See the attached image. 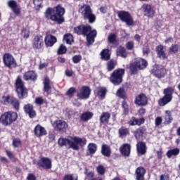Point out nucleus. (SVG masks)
Returning a JSON list of instances; mask_svg holds the SVG:
<instances>
[{"label":"nucleus","mask_w":180,"mask_h":180,"mask_svg":"<svg viewBox=\"0 0 180 180\" xmlns=\"http://www.w3.org/2000/svg\"><path fill=\"white\" fill-rule=\"evenodd\" d=\"M27 179V180H36V176H34V174H28Z\"/></svg>","instance_id":"nucleus-63"},{"label":"nucleus","mask_w":180,"mask_h":180,"mask_svg":"<svg viewBox=\"0 0 180 180\" xmlns=\"http://www.w3.org/2000/svg\"><path fill=\"white\" fill-rule=\"evenodd\" d=\"M117 96L118 98H122V99H124L126 98V94L124 92V89L120 88L116 93Z\"/></svg>","instance_id":"nucleus-43"},{"label":"nucleus","mask_w":180,"mask_h":180,"mask_svg":"<svg viewBox=\"0 0 180 180\" xmlns=\"http://www.w3.org/2000/svg\"><path fill=\"white\" fill-rule=\"evenodd\" d=\"M37 165L44 169H51V160L49 158H42L38 161Z\"/></svg>","instance_id":"nucleus-16"},{"label":"nucleus","mask_w":180,"mask_h":180,"mask_svg":"<svg viewBox=\"0 0 180 180\" xmlns=\"http://www.w3.org/2000/svg\"><path fill=\"white\" fill-rule=\"evenodd\" d=\"M43 0H33V4L36 9H39V8L41 6Z\"/></svg>","instance_id":"nucleus-50"},{"label":"nucleus","mask_w":180,"mask_h":180,"mask_svg":"<svg viewBox=\"0 0 180 180\" xmlns=\"http://www.w3.org/2000/svg\"><path fill=\"white\" fill-rule=\"evenodd\" d=\"M6 153L8 158H10V160H15V155H13V153H12V152H11L9 150H6Z\"/></svg>","instance_id":"nucleus-58"},{"label":"nucleus","mask_w":180,"mask_h":180,"mask_svg":"<svg viewBox=\"0 0 180 180\" xmlns=\"http://www.w3.org/2000/svg\"><path fill=\"white\" fill-rule=\"evenodd\" d=\"M85 175L86 176L87 178H89V179L94 178V172L92 171H90L89 169H85V172H84Z\"/></svg>","instance_id":"nucleus-49"},{"label":"nucleus","mask_w":180,"mask_h":180,"mask_svg":"<svg viewBox=\"0 0 180 180\" xmlns=\"http://www.w3.org/2000/svg\"><path fill=\"white\" fill-rule=\"evenodd\" d=\"M16 120H18V113L13 111L6 112L0 117V123L6 127L11 126Z\"/></svg>","instance_id":"nucleus-5"},{"label":"nucleus","mask_w":180,"mask_h":180,"mask_svg":"<svg viewBox=\"0 0 180 180\" xmlns=\"http://www.w3.org/2000/svg\"><path fill=\"white\" fill-rule=\"evenodd\" d=\"M76 91L77 90L75 89V87H71L66 92V95L68 96H72V95H74V94H75Z\"/></svg>","instance_id":"nucleus-52"},{"label":"nucleus","mask_w":180,"mask_h":180,"mask_svg":"<svg viewBox=\"0 0 180 180\" xmlns=\"http://www.w3.org/2000/svg\"><path fill=\"white\" fill-rule=\"evenodd\" d=\"M34 133L37 137H43L46 136L47 131L41 125L37 124L34 129Z\"/></svg>","instance_id":"nucleus-19"},{"label":"nucleus","mask_w":180,"mask_h":180,"mask_svg":"<svg viewBox=\"0 0 180 180\" xmlns=\"http://www.w3.org/2000/svg\"><path fill=\"white\" fill-rule=\"evenodd\" d=\"M92 117H94V112L90 111L84 112L80 116V119L82 122H88V120L92 119Z\"/></svg>","instance_id":"nucleus-30"},{"label":"nucleus","mask_w":180,"mask_h":180,"mask_svg":"<svg viewBox=\"0 0 180 180\" xmlns=\"http://www.w3.org/2000/svg\"><path fill=\"white\" fill-rule=\"evenodd\" d=\"M2 99L4 102V103H8L9 105H12V106L18 110L19 109V106L20 105V103H19V100L15 98V97H11L10 96H3Z\"/></svg>","instance_id":"nucleus-14"},{"label":"nucleus","mask_w":180,"mask_h":180,"mask_svg":"<svg viewBox=\"0 0 180 180\" xmlns=\"http://www.w3.org/2000/svg\"><path fill=\"white\" fill-rule=\"evenodd\" d=\"M23 78L25 81H29V79L34 81L37 79V76L34 72L29 71L24 74Z\"/></svg>","instance_id":"nucleus-29"},{"label":"nucleus","mask_w":180,"mask_h":180,"mask_svg":"<svg viewBox=\"0 0 180 180\" xmlns=\"http://www.w3.org/2000/svg\"><path fill=\"white\" fill-rule=\"evenodd\" d=\"M120 151L124 157H129L131 151V146L129 143H124L120 148Z\"/></svg>","instance_id":"nucleus-21"},{"label":"nucleus","mask_w":180,"mask_h":180,"mask_svg":"<svg viewBox=\"0 0 180 180\" xmlns=\"http://www.w3.org/2000/svg\"><path fill=\"white\" fill-rule=\"evenodd\" d=\"M101 154L104 155V157H110L112 155V149H110V146L106 144H103L101 146Z\"/></svg>","instance_id":"nucleus-26"},{"label":"nucleus","mask_w":180,"mask_h":180,"mask_svg":"<svg viewBox=\"0 0 180 180\" xmlns=\"http://www.w3.org/2000/svg\"><path fill=\"white\" fill-rule=\"evenodd\" d=\"M22 37H24V39H27L29 37V36L30 35V32L29 31V30L26 29V28H23L22 30V33H21Z\"/></svg>","instance_id":"nucleus-46"},{"label":"nucleus","mask_w":180,"mask_h":180,"mask_svg":"<svg viewBox=\"0 0 180 180\" xmlns=\"http://www.w3.org/2000/svg\"><path fill=\"white\" fill-rule=\"evenodd\" d=\"M146 169L143 167H139L135 172L136 180H144V175H146Z\"/></svg>","instance_id":"nucleus-24"},{"label":"nucleus","mask_w":180,"mask_h":180,"mask_svg":"<svg viewBox=\"0 0 180 180\" xmlns=\"http://www.w3.org/2000/svg\"><path fill=\"white\" fill-rule=\"evenodd\" d=\"M57 43V38L51 34H48L45 37V44L46 47H53Z\"/></svg>","instance_id":"nucleus-22"},{"label":"nucleus","mask_w":180,"mask_h":180,"mask_svg":"<svg viewBox=\"0 0 180 180\" xmlns=\"http://www.w3.org/2000/svg\"><path fill=\"white\" fill-rule=\"evenodd\" d=\"M13 11L17 16L20 14V9L18 7L13 8Z\"/></svg>","instance_id":"nucleus-62"},{"label":"nucleus","mask_w":180,"mask_h":180,"mask_svg":"<svg viewBox=\"0 0 180 180\" xmlns=\"http://www.w3.org/2000/svg\"><path fill=\"white\" fill-rule=\"evenodd\" d=\"M142 12H143L144 16L147 18H153L155 15V11L151 7V5L148 4H143L141 8Z\"/></svg>","instance_id":"nucleus-13"},{"label":"nucleus","mask_w":180,"mask_h":180,"mask_svg":"<svg viewBox=\"0 0 180 180\" xmlns=\"http://www.w3.org/2000/svg\"><path fill=\"white\" fill-rule=\"evenodd\" d=\"M156 51L158 54V57L160 58L161 60H167L168 58V56H167V54L165 53V51H164V46L159 45L156 47Z\"/></svg>","instance_id":"nucleus-25"},{"label":"nucleus","mask_w":180,"mask_h":180,"mask_svg":"<svg viewBox=\"0 0 180 180\" xmlns=\"http://www.w3.org/2000/svg\"><path fill=\"white\" fill-rule=\"evenodd\" d=\"M1 162H4V164H9V160L6 157L0 158Z\"/></svg>","instance_id":"nucleus-61"},{"label":"nucleus","mask_w":180,"mask_h":180,"mask_svg":"<svg viewBox=\"0 0 180 180\" xmlns=\"http://www.w3.org/2000/svg\"><path fill=\"white\" fill-rule=\"evenodd\" d=\"M63 41H65L67 44H71L74 41V37L71 34H66L64 35Z\"/></svg>","instance_id":"nucleus-38"},{"label":"nucleus","mask_w":180,"mask_h":180,"mask_svg":"<svg viewBox=\"0 0 180 180\" xmlns=\"http://www.w3.org/2000/svg\"><path fill=\"white\" fill-rule=\"evenodd\" d=\"M15 88L16 92L20 99L27 98V89L25 87V84H23V81L22 80L20 77H18L15 80Z\"/></svg>","instance_id":"nucleus-7"},{"label":"nucleus","mask_w":180,"mask_h":180,"mask_svg":"<svg viewBox=\"0 0 180 180\" xmlns=\"http://www.w3.org/2000/svg\"><path fill=\"white\" fill-rule=\"evenodd\" d=\"M147 65V60L143 58H138L135 62L131 64L129 70L132 74H136L139 70H144V68H146Z\"/></svg>","instance_id":"nucleus-8"},{"label":"nucleus","mask_w":180,"mask_h":180,"mask_svg":"<svg viewBox=\"0 0 180 180\" xmlns=\"http://www.w3.org/2000/svg\"><path fill=\"white\" fill-rule=\"evenodd\" d=\"M152 72L156 78H164L167 75V70L162 66L158 65L153 69Z\"/></svg>","instance_id":"nucleus-15"},{"label":"nucleus","mask_w":180,"mask_h":180,"mask_svg":"<svg viewBox=\"0 0 180 180\" xmlns=\"http://www.w3.org/2000/svg\"><path fill=\"white\" fill-rule=\"evenodd\" d=\"M174 91L175 89H174L172 87H167L163 91L165 96L159 100V105L165 106V105L169 103V102L172 101V95H174Z\"/></svg>","instance_id":"nucleus-6"},{"label":"nucleus","mask_w":180,"mask_h":180,"mask_svg":"<svg viewBox=\"0 0 180 180\" xmlns=\"http://www.w3.org/2000/svg\"><path fill=\"white\" fill-rule=\"evenodd\" d=\"M117 56L122 57V58H126L127 57V53H126V49L122 46H119L117 49Z\"/></svg>","instance_id":"nucleus-34"},{"label":"nucleus","mask_w":180,"mask_h":180,"mask_svg":"<svg viewBox=\"0 0 180 180\" xmlns=\"http://www.w3.org/2000/svg\"><path fill=\"white\" fill-rule=\"evenodd\" d=\"M108 40L110 43H115L116 41V34H110L108 37Z\"/></svg>","instance_id":"nucleus-53"},{"label":"nucleus","mask_w":180,"mask_h":180,"mask_svg":"<svg viewBox=\"0 0 180 180\" xmlns=\"http://www.w3.org/2000/svg\"><path fill=\"white\" fill-rule=\"evenodd\" d=\"M117 62L115 60H110L107 63V70L108 71H112L115 70V67H116Z\"/></svg>","instance_id":"nucleus-37"},{"label":"nucleus","mask_w":180,"mask_h":180,"mask_svg":"<svg viewBox=\"0 0 180 180\" xmlns=\"http://www.w3.org/2000/svg\"><path fill=\"white\" fill-rule=\"evenodd\" d=\"M136 151L139 155H144L147 153V146L144 142H138L136 144Z\"/></svg>","instance_id":"nucleus-23"},{"label":"nucleus","mask_w":180,"mask_h":180,"mask_svg":"<svg viewBox=\"0 0 180 180\" xmlns=\"http://www.w3.org/2000/svg\"><path fill=\"white\" fill-rule=\"evenodd\" d=\"M128 124H129V126H136L137 125V121H136V118L134 117H132L130 120L128 122Z\"/></svg>","instance_id":"nucleus-55"},{"label":"nucleus","mask_w":180,"mask_h":180,"mask_svg":"<svg viewBox=\"0 0 180 180\" xmlns=\"http://www.w3.org/2000/svg\"><path fill=\"white\" fill-rule=\"evenodd\" d=\"M178 50H179V46L178 44H172L169 49V53L175 54V53H178Z\"/></svg>","instance_id":"nucleus-44"},{"label":"nucleus","mask_w":180,"mask_h":180,"mask_svg":"<svg viewBox=\"0 0 180 180\" xmlns=\"http://www.w3.org/2000/svg\"><path fill=\"white\" fill-rule=\"evenodd\" d=\"M91 95V89L88 86H83L77 94L79 99H88Z\"/></svg>","instance_id":"nucleus-12"},{"label":"nucleus","mask_w":180,"mask_h":180,"mask_svg":"<svg viewBox=\"0 0 180 180\" xmlns=\"http://www.w3.org/2000/svg\"><path fill=\"white\" fill-rule=\"evenodd\" d=\"M123 75H124V69L115 70L111 75L110 81L113 85H119L123 81Z\"/></svg>","instance_id":"nucleus-9"},{"label":"nucleus","mask_w":180,"mask_h":180,"mask_svg":"<svg viewBox=\"0 0 180 180\" xmlns=\"http://www.w3.org/2000/svg\"><path fill=\"white\" fill-rule=\"evenodd\" d=\"M25 112L27 113L31 119L36 117V111L33 110V105L27 104L24 107Z\"/></svg>","instance_id":"nucleus-27"},{"label":"nucleus","mask_w":180,"mask_h":180,"mask_svg":"<svg viewBox=\"0 0 180 180\" xmlns=\"http://www.w3.org/2000/svg\"><path fill=\"white\" fill-rule=\"evenodd\" d=\"M79 11L82 13L84 20H89V23H94L96 20V16L94 14V10H92L91 6L84 4L79 8Z\"/></svg>","instance_id":"nucleus-4"},{"label":"nucleus","mask_w":180,"mask_h":180,"mask_svg":"<svg viewBox=\"0 0 180 180\" xmlns=\"http://www.w3.org/2000/svg\"><path fill=\"white\" fill-rule=\"evenodd\" d=\"M44 91L48 94L51 92V86H50V79H49V77H45L44 79Z\"/></svg>","instance_id":"nucleus-32"},{"label":"nucleus","mask_w":180,"mask_h":180,"mask_svg":"<svg viewBox=\"0 0 180 180\" xmlns=\"http://www.w3.org/2000/svg\"><path fill=\"white\" fill-rule=\"evenodd\" d=\"M8 6L11 8V9H13L15 8L18 7V3L13 0L8 1Z\"/></svg>","instance_id":"nucleus-54"},{"label":"nucleus","mask_w":180,"mask_h":180,"mask_svg":"<svg viewBox=\"0 0 180 180\" xmlns=\"http://www.w3.org/2000/svg\"><path fill=\"white\" fill-rule=\"evenodd\" d=\"M58 144L60 147H66L67 148H72V150L78 151L79 146L83 147V146L86 144V139L78 136H68L67 138H60L58 141Z\"/></svg>","instance_id":"nucleus-1"},{"label":"nucleus","mask_w":180,"mask_h":180,"mask_svg":"<svg viewBox=\"0 0 180 180\" xmlns=\"http://www.w3.org/2000/svg\"><path fill=\"white\" fill-rule=\"evenodd\" d=\"M96 171L99 175H105L106 169H105V167H103L102 165H100L96 167Z\"/></svg>","instance_id":"nucleus-45"},{"label":"nucleus","mask_w":180,"mask_h":180,"mask_svg":"<svg viewBox=\"0 0 180 180\" xmlns=\"http://www.w3.org/2000/svg\"><path fill=\"white\" fill-rule=\"evenodd\" d=\"M3 61L6 67L10 69L15 68L17 65L16 60L12 55L9 53H5L3 56Z\"/></svg>","instance_id":"nucleus-11"},{"label":"nucleus","mask_w":180,"mask_h":180,"mask_svg":"<svg viewBox=\"0 0 180 180\" xmlns=\"http://www.w3.org/2000/svg\"><path fill=\"white\" fill-rule=\"evenodd\" d=\"M118 133L120 134V137H124L129 134V129L124 127H121L119 129Z\"/></svg>","instance_id":"nucleus-42"},{"label":"nucleus","mask_w":180,"mask_h":180,"mask_svg":"<svg viewBox=\"0 0 180 180\" xmlns=\"http://www.w3.org/2000/svg\"><path fill=\"white\" fill-rule=\"evenodd\" d=\"M67 53V47L64 45H60L58 50V54H65Z\"/></svg>","instance_id":"nucleus-47"},{"label":"nucleus","mask_w":180,"mask_h":180,"mask_svg":"<svg viewBox=\"0 0 180 180\" xmlns=\"http://www.w3.org/2000/svg\"><path fill=\"white\" fill-rule=\"evenodd\" d=\"M53 126L54 129L58 130V131H65L68 124L65 121L61 120H56L53 122Z\"/></svg>","instance_id":"nucleus-17"},{"label":"nucleus","mask_w":180,"mask_h":180,"mask_svg":"<svg viewBox=\"0 0 180 180\" xmlns=\"http://www.w3.org/2000/svg\"><path fill=\"white\" fill-rule=\"evenodd\" d=\"M179 148H176L174 149L168 150L166 153V155L168 158H171L172 157H176V155L179 154Z\"/></svg>","instance_id":"nucleus-33"},{"label":"nucleus","mask_w":180,"mask_h":180,"mask_svg":"<svg viewBox=\"0 0 180 180\" xmlns=\"http://www.w3.org/2000/svg\"><path fill=\"white\" fill-rule=\"evenodd\" d=\"M118 18L122 22H124L127 26H133L134 21L133 20V16L129 13V11H120L117 13Z\"/></svg>","instance_id":"nucleus-10"},{"label":"nucleus","mask_w":180,"mask_h":180,"mask_svg":"<svg viewBox=\"0 0 180 180\" xmlns=\"http://www.w3.org/2000/svg\"><path fill=\"white\" fill-rule=\"evenodd\" d=\"M63 180H78V175L68 174L64 176Z\"/></svg>","instance_id":"nucleus-41"},{"label":"nucleus","mask_w":180,"mask_h":180,"mask_svg":"<svg viewBox=\"0 0 180 180\" xmlns=\"http://www.w3.org/2000/svg\"><path fill=\"white\" fill-rule=\"evenodd\" d=\"M144 122H145L144 118H140V119L136 118V125L137 126H141V124H144Z\"/></svg>","instance_id":"nucleus-60"},{"label":"nucleus","mask_w":180,"mask_h":180,"mask_svg":"<svg viewBox=\"0 0 180 180\" xmlns=\"http://www.w3.org/2000/svg\"><path fill=\"white\" fill-rule=\"evenodd\" d=\"M33 48L35 49H39L44 46V42L43 41V37L41 35H37L33 41Z\"/></svg>","instance_id":"nucleus-20"},{"label":"nucleus","mask_w":180,"mask_h":180,"mask_svg":"<svg viewBox=\"0 0 180 180\" xmlns=\"http://www.w3.org/2000/svg\"><path fill=\"white\" fill-rule=\"evenodd\" d=\"M44 102L43 98L41 97H37L35 98V103H37V105H41Z\"/></svg>","instance_id":"nucleus-59"},{"label":"nucleus","mask_w":180,"mask_h":180,"mask_svg":"<svg viewBox=\"0 0 180 180\" xmlns=\"http://www.w3.org/2000/svg\"><path fill=\"white\" fill-rule=\"evenodd\" d=\"M169 176H168V175L162 174L160 176V180H169Z\"/></svg>","instance_id":"nucleus-64"},{"label":"nucleus","mask_w":180,"mask_h":180,"mask_svg":"<svg viewBox=\"0 0 180 180\" xmlns=\"http://www.w3.org/2000/svg\"><path fill=\"white\" fill-rule=\"evenodd\" d=\"M101 56L102 60H105V61H108V60H110V53H109V49H103L101 52Z\"/></svg>","instance_id":"nucleus-35"},{"label":"nucleus","mask_w":180,"mask_h":180,"mask_svg":"<svg viewBox=\"0 0 180 180\" xmlns=\"http://www.w3.org/2000/svg\"><path fill=\"white\" fill-rule=\"evenodd\" d=\"M145 131H146V129H144L143 128H139L136 129L134 131V136L136 140H140V139L143 137V134H144Z\"/></svg>","instance_id":"nucleus-36"},{"label":"nucleus","mask_w":180,"mask_h":180,"mask_svg":"<svg viewBox=\"0 0 180 180\" xmlns=\"http://www.w3.org/2000/svg\"><path fill=\"white\" fill-rule=\"evenodd\" d=\"M96 150H98V146L96 143H90L87 146V155H94L96 153Z\"/></svg>","instance_id":"nucleus-28"},{"label":"nucleus","mask_w":180,"mask_h":180,"mask_svg":"<svg viewBox=\"0 0 180 180\" xmlns=\"http://www.w3.org/2000/svg\"><path fill=\"white\" fill-rule=\"evenodd\" d=\"M82 60V56H81L80 55H76L72 57V61L74 64H78V63H79V61H81Z\"/></svg>","instance_id":"nucleus-51"},{"label":"nucleus","mask_w":180,"mask_h":180,"mask_svg":"<svg viewBox=\"0 0 180 180\" xmlns=\"http://www.w3.org/2000/svg\"><path fill=\"white\" fill-rule=\"evenodd\" d=\"M13 146L15 148L20 147L22 146V141L19 139H14L13 140Z\"/></svg>","instance_id":"nucleus-48"},{"label":"nucleus","mask_w":180,"mask_h":180,"mask_svg":"<svg viewBox=\"0 0 180 180\" xmlns=\"http://www.w3.org/2000/svg\"><path fill=\"white\" fill-rule=\"evenodd\" d=\"M74 32L79 35L83 34V36H86L88 46H91L95 41V38L96 37V30H92V27L89 25L78 26L74 28Z\"/></svg>","instance_id":"nucleus-3"},{"label":"nucleus","mask_w":180,"mask_h":180,"mask_svg":"<svg viewBox=\"0 0 180 180\" xmlns=\"http://www.w3.org/2000/svg\"><path fill=\"white\" fill-rule=\"evenodd\" d=\"M110 119V113L108 112H103L100 116V123H108Z\"/></svg>","instance_id":"nucleus-31"},{"label":"nucleus","mask_w":180,"mask_h":180,"mask_svg":"<svg viewBox=\"0 0 180 180\" xmlns=\"http://www.w3.org/2000/svg\"><path fill=\"white\" fill-rule=\"evenodd\" d=\"M64 13H65V9L61 7L60 5H58L53 8H48L45 13V18L48 20H52V22H56L59 25H61L64 22Z\"/></svg>","instance_id":"nucleus-2"},{"label":"nucleus","mask_w":180,"mask_h":180,"mask_svg":"<svg viewBox=\"0 0 180 180\" xmlns=\"http://www.w3.org/2000/svg\"><path fill=\"white\" fill-rule=\"evenodd\" d=\"M97 94L100 98H105V96H106V88L98 87L97 89Z\"/></svg>","instance_id":"nucleus-39"},{"label":"nucleus","mask_w":180,"mask_h":180,"mask_svg":"<svg viewBox=\"0 0 180 180\" xmlns=\"http://www.w3.org/2000/svg\"><path fill=\"white\" fill-rule=\"evenodd\" d=\"M162 123V117H158L155 120V126H160Z\"/></svg>","instance_id":"nucleus-56"},{"label":"nucleus","mask_w":180,"mask_h":180,"mask_svg":"<svg viewBox=\"0 0 180 180\" xmlns=\"http://www.w3.org/2000/svg\"><path fill=\"white\" fill-rule=\"evenodd\" d=\"M148 102V99L147 96H146L144 94H141L136 97L134 103L135 105H138V106H146Z\"/></svg>","instance_id":"nucleus-18"},{"label":"nucleus","mask_w":180,"mask_h":180,"mask_svg":"<svg viewBox=\"0 0 180 180\" xmlns=\"http://www.w3.org/2000/svg\"><path fill=\"white\" fill-rule=\"evenodd\" d=\"M165 113H166V115L165 116V124H169V123H171V122H172V116L171 115V111L166 110Z\"/></svg>","instance_id":"nucleus-40"},{"label":"nucleus","mask_w":180,"mask_h":180,"mask_svg":"<svg viewBox=\"0 0 180 180\" xmlns=\"http://www.w3.org/2000/svg\"><path fill=\"white\" fill-rule=\"evenodd\" d=\"M126 47L128 50H133L134 47V43L133 41H129L127 43Z\"/></svg>","instance_id":"nucleus-57"}]
</instances>
